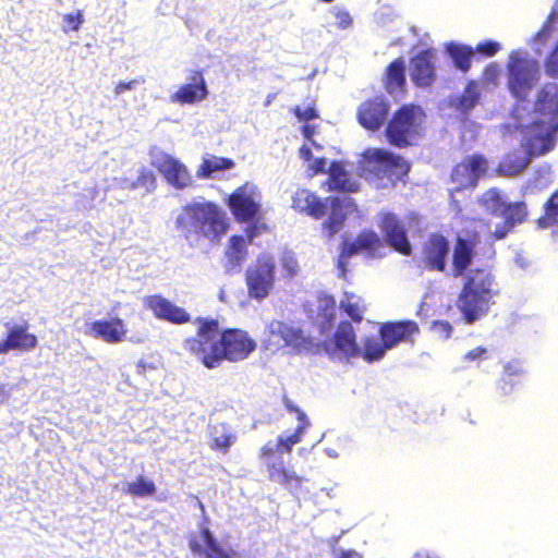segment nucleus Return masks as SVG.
<instances>
[{"label": "nucleus", "instance_id": "obj_1", "mask_svg": "<svg viewBox=\"0 0 558 558\" xmlns=\"http://www.w3.org/2000/svg\"><path fill=\"white\" fill-rule=\"evenodd\" d=\"M196 337L184 341V349L202 364L214 369L223 361L239 362L246 359L255 349L256 342L241 329L219 330L215 318L197 317Z\"/></svg>", "mask_w": 558, "mask_h": 558}, {"label": "nucleus", "instance_id": "obj_2", "mask_svg": "<svg viewBox=\"0 0 558 558\" xmlns=\"http://www.w3.org/2000/svg\"><path fill=\"white\" fill-rule=\"evenodd\" d=\"M174 223L190 245L197 243L201 236L218 241L229 227L226 213L215 203L206 201L186 204Z\"/></svg>", "mask_w": 558, "mask_h": 558}, {"label": "nucleus", "instance_id": "obj_3", "mask_svg": "<svg viewBox=\"0 0 558 558\" xmlns=\"http://www.w3.org/2000/svg\"><path fill=\"white\" fill-rule=\"evenodd\" d=\"M535 118L532 122L524 124L515 120L519 126L527 132L525 141L536 153H548L553 149L555 137L558 132V85L556 83L545 84L536 94L534 105Z\"/></svg>", "mask_w": 558, "mask_h": 558}, {"label": "nucleus", "instance_id": "obj_4", "mask_svg": "<svg viewBox=\"0 0 558 558\" xmlns=\"http://www.w3.org/2000/svg\"><path fill=\"white\" fill-rule=\"evenodd\" d=\"M499 293L495 278L488 269H471L465 275L458 307L468 324H474L488 313L494 296Z\"/></svg>", "mask_w": 558, "mask_h": 558}, {"label": "nucleus", "instance_id": "obj_5", "mask_svg": "<svg viewBox=\"0 0 558 558\" xmlns=\"http://www.w3.org/2000/svg\"><path fill=\"white\" fill-rule=\"evenodd\" d=\"M293 208L305 211L314 218L328 214L324 227L328 236H332L342 228L348 215L356 209V205L347 194L323 201L308 190H300L293 197Z\"/></svg>", "mask_w": 558, "mask_h": 558}, {"label": "nucleus", "instance_id": "obj_6", "mask_svg": "<svg viewBox=\"0 0 558 558\" xmlns=\"http://www.w3.org/2000/svg\"><path fill=\"white\" fill-rule=\"evenodd\" d=\"M387 351L380 337H366L362 341V347L359 345L353 326L349 322H341L333 338L324 341V352L331 360L338 361L362 356L366 362L373 363L381 360Z\"/></svg>", "mask_w": 558, "mask_h": 558}, {"label": "nucleus", "instance_id": "obj_7", "mask_svg": "<svg viewBox=\"0 0 558 558\" xmlns=\"http://www.w3.org/2000/svg\"><path fill=\"white\" fill-rule=\"evenodd\" d=\"M410 171V165L398 155L383 149L369 148L359 161L357 173L377 189L393 186Z\"/></svg>", "mask_w": 558, "mask_h": 558}, {"label": "nucleus", "instance_id": "obj_8", "mask_svg": "<svg viewBox=\"0 0 558 558\" xmlns=\"http://www.w3.org/2000/svg\"><path fill=\"white\" fill-rule=\"evenodd\" d=\"M228 207L235 220L247 223L245 233L250 242L267 231L262 210V194L253 184H244L228 197Z\"/></svg>", "mask_w": 558, "mask_h": 558}, {"label": "nucleus", "instance_id": "obj_9", "mask_svg": "<svg viewBox=\"0 0 558 558\" xmlns=\"http://www.w3.org/2000/svg\"><path fill=\"white\" fill-rule=\"evenodd\" d=\"M541 77L539 63L523 50H514L507 65V85L517 99H525Z\"/></svg>", "mask_w": 558, "mask_h": 558}, {"label": "nucleus", "instance_id": "obj_10", "mask_svg": "<svg viewBox=\"0 0 558 558\" xmlns=\"http://www.w3.org/2000/svg\"><path fill=\"white\" fill-rule=\"evenodd\" d=\"M481 205L494 216L501 218V223H496L493 235L501 240L518 223L524 221L527 211L523 202L510 203L497 189H490L480 199Z\"/></svg>", "mask_w": 558, "mask_h": 558}, {"label": "nucleus", "instance_id": "obj_11", "mask_svg": "<svg viewBox=\"0 0 558 558\" xmlns=\"http://www.w3.org/2000/svg\"><path fill=\"white\" fill-rule=\"evenodd\" d=\"M424 118L425 114L418 106L401 107L387 124L385 132L388 142L400 148L413 145L420 135Z\"/></svg>", "mask_w": 558, "mask_h": 558}, {"label": "nucleus", "instance_id": "obj_12", "mask_svg": "<svg viewBox=\"0 0 558 558\" xmlns=\"http://www.w3.org/2000/svg\"><path fill=\"white\" fill-rule=\"evenodd\" d=\"M268 344L277 348L289 347L296 353L318 354L324 351V342H315L304 335L301 328L280 320L267 326Z\"/></svg>", "mask_w": 558, "mask_h": 558}, {"label": "nucleus", "instance_id": "obj_13", "mask_svg": "<svg viewBox=\"0 0 558 558\" xmlns=\"http://www.w3.org/2000/svg\"><path fill=\"white\" fill-rule=\"evenodd\" d=\"M504 130L505 134L520 138L522 149L507 154L499 162L497 171L500 175L515 177L524 171L533 157L544 155L545 153L533 151L525 141L527 137L532 140L533 135H527V132L519 126L517 122L505 124Z\"/></svg>", "mask_w": 558, "mask_h": 558}, {"label": "nucleus", "instance_id": "obj_14", "mask_svg": "<svg viewBox=\"0 0 558 558\" xmlns=\"http://www.w3.org/2000/svg\"><path fill=\"white\" fill-rule=\"evenodd\" d=\"M276 263L272 256L262 254L245 272L248 295L254 300H264L275 284Z\"/></svg>", "mask_w": 558, "mask_h": 558}, {"label": "nucleus", "instance_id": "obj_15", "mask_svg": "<svg viewBox=\"0 0 558 558\" xmlns=\"http://www.w3.org/2000/svg\"><path fill=\"white\" fill-rule=\"evenodd\" d=\"M149 157L151 166L163 175L168 184L177 190H184L192 185V174L179 159L156 146L150 149Z\"/></svg>", "mask_w": 558, "mask_h": 558}, {"label": "nucleus", "instance_id": "obj_16", "mask_svg": "<svg viewBox=\"0 0 558 558\" xmlns=\"http://www.w3.org/2000/svg\"><path fill=\"white\" fill-rule=\"evenodd\" d=\"M381 247V241L377 233L374 231L362 232L355 241H343L341 252L338 257L337 267L344 276L348 266V259L359 254L360 252H367L372 257H376L377 250Z\"/></svg>", "mask_w": 558, "mask_h": 558}, {"label": "nucleus", "instance_id": "obj_17", "mask_svg": "<svg viewBox=\"0 0 558 558\" xmlns=\"http://www.w3.org/2000/svg\"><path fill=\"white\" fill-rule=\"evenodd\" d=\"M487 171V160L482 155L466 157L452 170L451 179L457 190L475 187L478 179Z\"/></svg>", "mask_w": 558, "mask_h": 558}, {"label": "nucleus", "instance_id": "obj_18", "mask_svg": "<svg viewBox=\"0 0 558 558\" xmlns=\"http://www.w3.org/2000/svg\"><path fill=\"white\" fill-rule=\"evenodd\" d=\"M190 549L194 555L204 558H234L232 549L223 548L213 532L207 526H202L199 537H192L189 542Z\"/></svg>", "mask_w": 558, "mask_h": 558}, {"label": "nucleus", "instance_id": "obj_19", "mask_svg": "<svg viewBox=\"0 0 558 558\" xmlns=\"http://www.w3.org/2000/svg\"><path fill=\"white\" fill-rule=\"evenodd\" d=\"M388 114L389 102L384 97H375L360 106L357 119L365 129L377 131L386 122Z\"/></svg>", "mask_w": 558, "mask_h": 558}, {"label": "nucleus", "instance_id": "obj_20", "mask_svg": "<svg viewBox=\"0 0 558 558\" xmlns=\"http://www.w3.org/2000/svg\"><path fill=\"white\" fill-rule=\"evenodd\" d=\"M146 305L157 318L171 324L182 325L192 322L191 315L183 307L175 305L159 294L148 296Z\"/></svg>", "mask_w": 558, "mask_h": 558}, {"label": "nucleus", "instance_id": "obj_21", "mask_svg": "<svg viewBox=\"0 0 558 558\" xmlns=\"http://www.w3.org/2000/svg\"><path fill=\"white\" fill-rule=\"evenodd\" d=\"M449 252V241L441 234H432L423 247L425 266L430 270L444 271Z\"/></svg>", "mask_w": 558, "mask_h": 558}, {"label": "nucleus", "instance_id": "obj_22", "mask_svg": "<svg viewBox=\"0 0 558 558\" xmlns=\"http://www.w3.org/2000/svg\"><path fill=\"white\" fill-rule=\"evenodd\" d=\"M381 230L387 242L403 255H410L412 247L408 238L404 226L400 222L395 214L388 213L383 215Z\"/></svg>", "mask_w": 558, "mask_h": 558}, {"label": "nucleus", "instance_id": "obj_23", "mask_svg": "<svg viewBox=\"0 0 558 558\" xmlns=\"http://www.w3.org/2000/svg\"><path fill=\"white\" fill-rule=\"evenodd\" d=\"M411 80L417 86H428L435 80V52L427 49L418 52L410 64Z\"/></svg>", "mask_w": 558, "mask_h": 558}, {"label": "nucleus", "instance_id": "obj_24", "mask_svg": "<svg viewBox=\"0 0 558 558\" xmlns=\"http://www.w3.org/2000/svg\"><path fill=\"white\" fill-rule=\"evenodd\" d=\"M416 332H418V326L413 320L384 323L379 328V336L388 350L393 349L401 341H408Z\"/></svg>", "mask_w": 558, "mask_h": 558}, {"label": "nucleus", "instance_id": "obj_25", "mask_svg": "<svg viewBox=\"0 0 558 558\" xmlns=\"http://www.w3.org/2000/svg\"><path fill=\"white\" fill-rule=\"evenodd\" d=\"M8 328L7 339L0 341V354L8 353L11 350L29 351L37 345L35 335L27 332L26 326L5 324Z\"/></svg>", "mask_w": 558, "mask_h": 558}, {"label": "nucleus", "instance_id": "obj_26", "mask_svg": "<svg viewBox=\"0 0 558 558\" xmlns=\"http://www.w3.org/2000/svg\"><path fill=\"white\" fill-rule=\"evenodd\" d=\"M87 333L108 343H117L124 338L126 328L123 320L119 317L110 320L99 319L90 324Z\"/></svg>", "mask_w": 558, "mask_h": 558}, {"label": "nucleus", "instance_id": "obj_27", "mask_svg": "<svg viewBox=\"0 0 558 558\" xmlns=\"http://www.w3.org/2000/svg\"><path fill=\"white\" fill-rule=\"evenodd\" d=\"M328 174L329 190L342 193H352L359 190V182L352 178V174L344 169L341 162L331 161Z\"/></svg>", "mask_w": 558, "mask_h": 558}, {"label": "nucleus", "instance_id": "obj_28", "mask_svg": "<svg viewBox=\"0 0 558 558\" xmlns=\"http://www.w3.org/2000/svg\"><path fill=\"white\" fill-rule=\"evenodd\" d=\"M208 94L207 85L204 77L201 75L198 82L182 85L170 97L173 104H195L206 98Z\"/></svg>", "mask_w": 558, "mask_h": 558}, {"label": "nucleus", "instance_id": "obj_29", "mask_svg": "<svg viewBox=\"0 0 558 558\" xmlns=\"http://www.w3.org/2000/svg\"><path fill=\"white\" fill-rule=\"evenodd\" d=\"M474 258V245L465 239L459 238L453 248L452 268L453 275L460 277L472 264Z\"/></svg>", "mask_w": 558, "mask_h": 558}, {"label": "nucleus", "instance_id": "obj_30", "mask_svg": "<svg viewBox=\"0 0 558 558\" xmlns=\"http://www.w3.org/2000/svg\"><path fill=\"white\" fill-rule=\"evenodd\" d=\"M446 53L454 68L463 73L471 69L474 49L471 46L451 41L446 46Z\"/></svg>", "mask_w": 558, "mask_h": 558}, {"label": "nucleus", "instance_id": "obj_31", "mask_svg": "<svg viewBox=\"0 0 558 558\" xmlns=\"http://www.w3.org/2000/svg\"><path fill=\"white\" fill-rule=\"evenodd\" d=\"M246 242L242 235H233L230 239V245L226 253L225 268L228 272L240 268L246 257Z\"/></svg>", "mask_w": 558, "mask_h": 558}, {"label": "nucleus", "instance_id": "obj_32", "mask_svg": "<svg viewBox=\"0 0 558 558\" xmlns=\"http://www.w3.org/2000/svg\"><path fill=\"white\" fill-rule=\"evenodd\" d=\"M269 478L278 484H283L290 488H296L302 482V477L298 476L294 472L286 469L282 460H277L268 463Z\"/></svg>", "mask_w": 558, "mask_h": 558}, {"label": "nucleus", "instance_id": "obj_33", "mask_svg": "<svg viewBox=\"0 0 558 558\" xmlns=\"http://www.w3.org/2000/svg\"><path fill=\"white\" fill-rule=\"evenodd\" d=\"M405 84V63L399 58L390 63L386 72V89L389 94L401 89Z\"/></svg>", "mask_w": 558, "mask_h": 558}, {"label": "nucleus", "instance_id": "obj_34", "mask_svg": "<svg viewBox=\"0 0 558 558\" xmlns=\"http://www.w3.org/2000/svg\"><path fill=\"white\" fill-rule=\"evenodd\" d=\"M480 90L475 82H470L464 93L452 100V106L462 114L466 116L480 101Z\"/></svg>", "mask_w": 558, "mask_h": 558}, {"label": "nucleus", "instance_id": "obj_35", "mask_svg": "<svg viewBox=\"0 0 558 558\" xmlns=\"http://www.w3.org/2000/svg\"><path fill=\"white\" fill-rule=\"evenodd\" d=\"M558 22V3L554 5L547 21L545 22L542 29L535 35L531 43V47L534 52L538 56L542 54V48L550 37L551 33L555 29V25Z\"/></svg>", "mask_w": 558, "mask_h": 558}, {"label": "nucleus", "instance_id": "obj_36", "mask_svg": "<svg viewBox=\"0 0 558 558\" xmlns=\"http://www.w3.org/2000/svg\"><path fill=\"white\" fill-rule=\"evenodd\" d=\"M123 492L134 497H150L156 493V485L151 480L140 475L133 482H126Z\"/></svg>", "mask_w": 558, "mask_h": 558}, {"label": "nucleus", "instance_id": "obj_37", "mask_svg": "<svg viewBox=\"0 0 558 558\" xmlns=\"http://www.w3.org/2000/svg\"><path fill=\"white\" fill-rule=\"evenodd\" d=\"M233 165V161L228 158L213 157L211 159H205L197 170V177L211 178L219 171L231 169Z\"/></svg>", "mask_w": 558, "mask_h": 558}, {"label": "nucleus", "instance_id": "obj_38", "mask_svg": "<svg viewBox=\"0 0 558 558\" xmlns=\"http://www.w3.org/2000/svg\"><path fill=\"white\" fill-rule=\"evenodd\" d=\"M210 435L213 438V446L223 451H226L235 439L234 435L226 424L210 426Z\"/></svg>", "mask_w": 558, "mask_h": 558}, {"label": "nucleus", "instance_id": "obj_39", "mask_svg": "<svg viewBox=\"0 0 558 558\" xmlns=\"http://www.w3.org/2000/svg\"><path fill=\"white\" fill-rule=\"evenodd\" d=\"M318 317L322 318V328L331 326L336 315V301L331 295H323L318 300Z\"/></svg>", "mask_w": 558, "mask_h": 558}, {"label": "nucleus", "instance_id": "obj_40", "mask_svg": "<svg viewBox=\"0 0 558 558\" xmlns=\"http://www.w3.org/2000/svg\"><path fill=\"white\" fill-rule=\"evenodd\" d=\"M125 186L131 190L144 189L150 193L156 189V175L153 170L143 167L138 170L136 180L128 182Z\"/></svg>", "mask_w": 558, "mask_h": 558}, {"label": "nucleus", "instance_id": "obj_41", "mask_svg": "<svg viewBox=\"0 0 558 558\" xmlns=\"http://www.w3.org/2000/svg\"><path fill=\"white\" fill-rule=\"evenodd\" d=\"M310 425V422L300 423L293 433L280 435L278 437V449L284 452H290L292 447L302 440V437Z\"/></svg>", "mask_w": 558, "mask_h": 558}, {"label": "nucleus", "instance_id": "obj_42", "mask_svg": "<svg viewBox=\"0 0 558 558\" xmlns=\"http://www.w3.org/2000/svg\"><path fill=\"white\" fill-rule=\"evenodd\" d=\"M361 299L354 294L345 293L344 299L340 301V308L354 322L363 319V307L360 305Z\"/></svg>", "mask_w": 558, "mask_h": 558}, {"label": "nucleus", "instance_id": "obj_43", "mask_svg": "<svg viewBox=\"0 0 558 558\" xmlns=\"http://www.w3.org/2000/svg\"><path fill=\"white\" fill-rule=\"evenodd\" d=\"M544 208L545 216L539 218V227L547 228L550 225L558 222V191L555 192L545 203Z\"/></svg>", "mask_w": 558, "mask_h": 558}, {"label": "nucleus", "instance_id": "obj_44", "mask_svg": "<svg viewBox=\"0 0 558 558\" xmlns=\"http://www.w3.org/2000/svg\"><path fill=\"white\" fill-rule=\"evenodd\" d=\"M551 167L548 163L541 165L535 171V178L527 182L526 189L542 190L550 182Z\"/></svg>", "mask_w": 558, "mask_h": 558}, {"label": "nucleus", "instance_id": "obj_45", "mask_svg": "<svg viewBox=\"0 0 558 558\" xmlns=\"http://www.w3.org/2000/svg\"><path fill=\"white\" fill-rule=\"evenodd\" d=\"M84 22L82 11L63 15V31H78L80 26Z\"/></svg>", "mask_w": 558, "mask_h": 558}, {"label": "nucleus", "instance_id": "obj_46", "mask_svg": "<svg viewBox=\"0 0 558 558\" xmlns=\"http://www.w3.org/2000/svg\"><path fill=\"white\" fill-rule=\"evenodd\" d=\"M430 329L436 336L442 339H448L452 332V326L447 320H434Z\"/></svg>", "mask_w": 558, "mask_h": 558}, {"label": "nucleus", "instance_id": "obj_47", "mask_svg": "<svg viewBox=\"0 0 558 558\" xmlns=\"http://www.w3.org/2000/svg\"><path fill=\"white\" fill-rule=\"evenodd\" d=\"M500 50V44L495 40H485L483 43H480L474 51L487 56L493 57Z\"/></svg>", "mask_w": 558, "mask_h": 558}, {"label": "nucleus", "instance_id": "obj_48", "mask_svg": "<svg viewBox=\"0 0 558 558\" xmlns=\"http://www.w3.org/2000/svg\"><path fill=\"white\" fill-rule=\"evenodd\" d=\"M281 264L286 274L289 277H293L298 274L299 265L295 257L292 254L286 253L281 258Z\"/></svg>", "mask_w": 558, "mask_h": 558}, {"label": "nucleus", "instance_id": "obj_49", "mask_svg": "<svg viewBox=\"0 0 558 558\" xmlns=\"http://www.w3.org/2000/svg\"><path fill=\"white\" fill-rule=\"evenodd\" d=\"M293 112L299 121H311L318 118L316 109L311 106L304 109H302L300 106H295Z\"/></svg>", "mask_w": 558, "mask_h": 558}, {"label": "nucleus", "instance_id": "obj_50", "mask_svg": "<svg viewBox=\"0 0 558 558\" xmlns=\"http://www.w3.org/2000/svg\"><path fill=\"white\" fill-rule=\"evenodd\" d=\"M546 72L551 77H558V43L546 61Z\"/></svg>", "mask_w": 558, "mask_h": 558}, {"label": "nucleus", "instance_id": "obj_51", "mask_svg": "<svg viewBox=\"0 0 558 558\" xmlns=\"http://www.w3.org/2000/svg\"><path fill=\"white\" fill-rule=\"evenodd\" d=\"M504 376H507L509 379L519 380L523 375V368L515 362H509L504 367Z\"/></svg>", "mask_w": 558, "mask_h": 558}, {"label": "nucleus", "instance_id": "obj_52", "mask_svg": "<svg viewBox=\"0 0 558 558\" xmlns=\"http://www.w3.org/2000/svg\"><path fill=\"white\" fill-rule=\"evenodd\" d=\"M488 356V351L486 348L477 347L473 350H470L464 354V361H477V360H486Z\"/></svg>", "mask_w": 558, "mask_h": 558}, {"label": "nucleus", "instance_id": "obj_53", "mask_svg": "<svg viewBox=\"0 0 558 558\" xmlns=\"http://www.w3.org/2000/svg\"><path fill=\"white\" fill-rule=\"evenodd\" d=\"M519 385V380L509 379L507 376H502L499 381V390L502 395H509L513 391L514 387Z\"/></svg>", "mask_w": 558, "mask_h": 558}, {"label": "nucleus", "instance_id": "obj_54", "mask_svg": "<svg viewBox=\"0 0 558 558\" xmlns=\"http://www.w3.org/2000/svg\"><path fill=\"white\" fill-rule=\"evenodd\" d=\"M140 84L138 80H132L130 82H119L114 87V95L119 96L126 90H133Z\"/></svg>", "mask_w": 558, "mask_h": 558}, {"label": "nucleus", "instance_id": "obj_55", "mask_svg": "<svg viewBox=\"0 0 558 558\" xmlns=\"http://www.w3.org/2000/svg\"><path fill=\"white\" fill-rule=\"evenodd\" d=\"M352 24V19L348 12L339 11L336 14V25L341 29H347Z\"/></svg>", "mask_w": 558, "mask_h": 558}, {"label": "nucleus", "instance_id": "obj_56", "mask_svg": "<svg viewBox=\"0 0 558 558\" xmlns=\"http://www.w3.org/2000/svg\"><path fill=\"white\" fill-rule=\"evenodd\" d=\"M284 405L289 412L296 413V418L300 423L310 422L306 414L296 405H294L289 399L284 400Z\"/></svg>", "mask_w": 558, "mask_h": 558}, {"label": "nucleus", "instance_id": "obj_57", "mask_svg": "<svg viewBox=\"0 0 558 558\" xmlns=\"http://www.w3.org/2000/svg\"><path fill=\"white\" fill-rule=\"evenodd\" d=\"M412 558H442V557L436 551L421 548L412 555Z\"/></svg>", "mask_w": 558, "mask_h": 558}, {"label": "nucleus", "instance_id": "obj_58", "mask_svg": "<svg viewBox=\"0 0 558 558\" xmlns=\"http://www.w3.org/2000/svg\"><path fill=\"white\" fill-rule=\"evenodd\" d=\"M302 135L304 136V138H306L313 146H315L316 148H320V146L318 144H316V142L313 140V135H314V126L310 125V124H305L303 125L302 128Z\"/></svg>", "mask_w": 558, "mask_h": 558}, {"label": "nucleus", "instance_id": "obj_59", "mask_svg": "<svg viewBox=\"0 0 558 558\" xmlns=\"http://www.w3.org/2000/svg\"><path fill=\"white\" fill-rule=\"evenodd\" d=\"M500 73V69H499V65L497 63H490L486 69H485V76L487 80L492 81L494 80L495 77H497Z\"/></svg>", "mask_w": 558, "mask_h": 558}, {"label": "nucleus", "instance_id": "obj_60", "mask_svg": "<svg viewBox=\"0 0 558 558\" xmlns=\"http://www.w3.org/2000/svg\"><path fill=\"white\" fill-rule=\"evenodd\" d=\"M327 165H328V160L326 158H323V157L316 158L313 161L312 169L315 172H325Z\"/></svg>", "mask_w": 558, "mask_h": 558}, {"label": "nucleus", "instance_id": "obj_61", "mask_svg": "<svg viewBox=\"0 0 558 558\" xmlns=\"http://www.w3.org/2000/svg\"><path fill=\"white\" fill-rule=\"evenodd\" d=\"M12 388L4 385L0 386V407L3 405L11 398Z\"/></svg>", "mask_w": 558, "mask_h": 558}, {"label": "nucleus", "instance_id": "obj_62", "mask_svg": "<svg viewBox=\"0 0 558 558\" xmlns=\"http://www.w3.org/2000/svg\"><path fill=\"white\" fill-rule=\"evenodd\" d=\"M333 558H362V557L357 551H355L353 549H349V550H341L339 554L335 553Z\"/></svg>", "mask_w": 558, "mask_h": 558}, {"label": "nucleus", "instance_id": "obj_63", "mask_svg": "<svg viewBox=\"0 0 558 558\" xmlns=\"http://www.w3.org/2000/svg\"><path fill=\"white\" fill-rule=\"evenodd\" d=\"M278 441L276 444H267L263 447V456L264 457H270L272 456L276 451H281L280 449H278Z\"/></svg>", "mask_w": 558, "mask_h": 558}, {"label": "nucleus", "instance_id": "obj_64", "mask_svg": "<svg viewBox=\"0 0 558 558\" xmlns=\"http://www.w3.org/2000/svg\"><path fill=\"white\" fill-rule=\"evenodd\" d=\"M300 156L305 161H310L313 158L312 149L308 146L303 145L300 148Z\"/></svg>", "mask_w": 558, "mask_h": 558}]
</instances>
